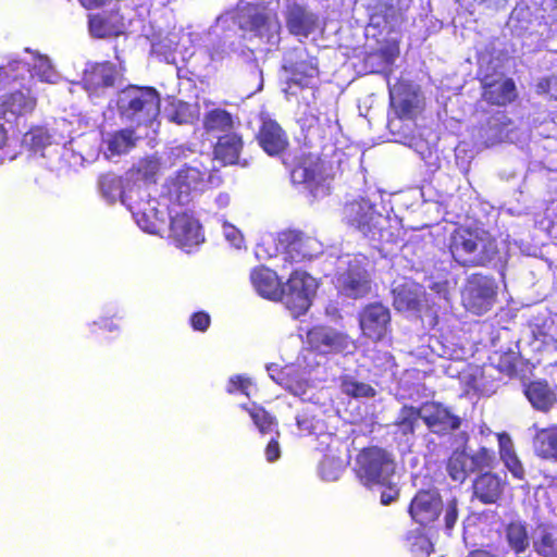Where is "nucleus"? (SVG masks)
Segmentation results:
<instances>
[{
	"mask_svg": "<svg viewBox=\"0 0 557 557\" xmlns=\"http://www.w3.org/2000/svg\"><path fill=\"white\" fill-rule=\"evenodd\" d=\"M244 148L242 135L228 132L220 136L213 147V154L224 165L237 164Z\"/></svg>",
	"mask_w": 557,
	"mask_h": 557,
	"instance_id": "nucleus-27",
	"label": "nucleus"
},
{
	"mask_svg": "<svg viewBox=\"0 0 557 557\" xmlns=\"http://www.w3.org/2000/svg\"><path fill=\"white\" fill-rule=\"evenodd\" d=\"M500 448L499 455L506 468L511 472V474L517 479H523L524 476V468L518 458L517 454L513 450L512 443L509 437L505 435L499 436Z\"/></svg>",
	"mask_w": 557,
	"mask_h": 557,
	"instance_id": "nucleus-36",
	"label": "nucleus"
},
{
	"mask_svg": "<svg viewBox=\"0 0 557 557\" xmlns=\"http://www.w3.org/2000/svg\"><path fill=\"white\" fill-rule=\"evenodd\" d=\"M169 237L182 249H190L203 240L201 225L187 211L171 215Z\"/></svg>",
	"mask_w": 557,
	"mask_h": 557,
	"instance_id": "nucleus-14",
	"label": "nucleus"
},
{
	"mask_svg": "<svg viewBox=\"0 0 557 557\" xmlns=\"http://www.w3.org/2000/svg\"><path fill=\"white\" fill-rule=\"evenodd\" d=\"M276 247L284 255V259L290 263L310 260L320 251V245L315 238L295 228L280 232Z\"/></svg>",
	"mask_w": 557,
	"mask_h": 557,
	"instance_id": "nucleus-8",
	"label": "nucleus"
},
{
	"mask_svg": "<svg viewBox=\"0 0 557 557\" xmlns=\"http://www.w3.org/2000/svg\"><path fill=\"white\" fill-rule=\"evenodd\" d=\"M161 95L151 86L128 85L117 94L121 119L137 127L150 126L160 114Z\"/></svg>",
	"mask_w": 557,
	"mask_h": 557,
	"instance_id": "nucleus-2",
	"label": "nucleus"
},
{
	"mask_svg": "<svg viewBox=\"0 0 557 557\" xmlns=\"http://www.w3.org/2000/svg\"><path fill=\"white\" fill-rule=\"evenodd\" d=\"M116 66L109 62H99L85 70L83 85L88 91L97 92L100 89L113 87L116 81Z\"/></svg>",
	"mask_w": 557,
	"mask_h": 557,
	"instance_id": "nucleus-25",
	"label": "nucleus"
},
{
	"mask_svg": "<svg viewBox=\"0 0 557 557\" xmlns=\"http://www.w3.org/2000/svg\"><path fill=\"white\" fill-rule=\"evenodd\" d=\"M27 67L28 64L20 60L8 62V64L0 66V83H8L10 81L17 79V72L21 69Z\"/></svg>",
	"mask_w": 557,
	"mask_h": 557,
	"instance_id": "nucleus-47",
	"label": "nucleus"
},
{
	"mask_svg": "<svg viewBox=\"0 0 557 557\" xmlns=\"http://www.w3.org/2000/svg\"><path fill=\"white\" fill-rule=\"evenodd\" d=\"M285 23L289 34L307 38L317 30L319 17L305 5L294 2L287 5Z\"/></svg>",
	"mask_w": 557,
	"mask_h": 557,
	"instance_id": "nucleus-20",
	"label": "nucleus"
},
{
	"mask_svg": "<svg viewBox=\"0 0 557 557\" xmlns=\"http://www.w3.org/2000/svg\"><path fill=\"white\" fill-rule=\"evenodd\" d=\"M536 91L543 95H552L553 91H557V76L550 75L541 78L536 85Z\"/></svg>",
	"mask_w": 557,
	"mask_h": 557,
	"instance_id": "nucleus-49",
	"label": "nucleus"
},
{
	"mask_svg": "<svg viewBox=\"0 0 557 557\" xmlns=\"http://www.w3.org/2000/svg\"><path fill=\"white\" fill-rule=\"evenodd\" d=\"M8 132L3 124L0 123V150L7 145Z\"/></svg>",
	"mask_w": 557,
	"mask_h": 557,
	"instance_id": "nucleus-57",
	"label": "nucleus"
},
{
	"mask_svg": "<svg viewBox=\"0 0 557 557\" xmlns=\"http://www.w3.org/2000/svg\"><path fill=\"white\" fill-rule=\"evenodd\" d=\"M135 146L134 131L125 128L112 134L108 141V149L112 154L128 152Z\"/></svg>",
	"mask_w": 557,
	"mask_h": 557,
	"instance_id": "nucleus-41",
	"label": "nucleus"
},
{
	"mask_svg": "<svg viewBox=\"0 0 557 557\" xmlns=\"http://www.w3.org/2000/svg\"><path fill=\"white\" fill-rule=\"evenodd\" d=\"M24 143L34 151H38L50 144L48 132L39 126L32 127L24 135Z\"/></svg>",
	"mask_w": 557,
	"mask_h": 557,
	"instance_id": "nucleus-44",
	"label": "nucleus"
},
{
	"mask_svg": "<svg viewBox=\"0 0 557 557\" xmlns=\"http://www.w3.org/2000/svg\"><path fill=\"white\" fill-rule=\"evenodd\" d=\"M399 497V490L396 485L388 484L382 492L380 496L381 504L386 506L391 503L395 502Z\"/></svg>",
	"mask_w": 557,
	"mask_h": 557,
	"instance_id": "nucleus-52",
	"label": "nucleus"
},
{
	"mask_svg": "<svg viewBox=\"0 0 557 557\" xmlns=\"http://www.w3.org/2000/svg\"><path fill=\"white\" fill-rule=\"evenodd\" d=\"M203 126L208 132H230L234 127L232 114L224 109H213L206 113Z\"/></svg>",
	"mask_w": 557,
	"mask_h": 557,
	"instance_id": "nucleus-37",
	"label": "nucleus"
},
{
	"mask_svg": "<svg viewBox=\"0 0 557 557\" xmlns=\"http://www.w3.org/2000/svg\"><path fill=\"white\" fill-rule=\"evenodd\" d=\"M446 470L453 481L463 483L469 473H471L469 469V454L465 450H454L446 461Z\"/></svg>",
	"mask_w": 557,
	"mask_h": 557,
	"instance_id": "nucleus-35",
	"label": "nucleus"
},
{
	"mask_svg": "<svg viewBox=\"0 0 557 557\" xmlns=\"http://www.w3.org/2000/svg\"><path fill=\"white\" fill-rule=\"evenodd\" d=\"M290 81L301 88L310 87L313 78L319 76V64L315 57H307L289 66Z\"/></svg>",
	"mask_w": 557,
	"mask_h": 557,
	"instance_id": "nucleus-32",
	"label": "nucleus"
},
{
	"mask_svg": "<svg viewBox=\"0 0 557 557\" xmlns=\"http://www.w3.org/2000/svg\"><path fill=\"white\" fill-rule=\"evenodd\" d=\"M79 4L86 10H97L113 2V0H78Z\"/></svg>",
	"mask_w": 557,
	"mask_h": 557,
	"instance_id": "nucleus-54",
	"label": "nucleus"
},
{
	"mask_svg": "<svg viewBox=\"0 0 557 557\" xmlns=\"http://www.w3.org/2000/svg\"><path fill=\"white\" fill-rule=\"evenodd\" d=\"M422 292L412 283H403L393 289V306L397 311H419Z\"/></svg>",
	"mask_w": 557,
	"mask_h": 557,
	"instance_id": "nucleus-31",
	"label": "nucleus"
},
{
	"mask_svg": "<svg viewBox=\"0 0 557 557\" xmlns=\"http://www.w3.org/2000/svg\"><path fill=\"white\" fill-rule=\"evenodd\" d=\"M251 385V382L249 379L244 377L242 375H235L230 379L227 391L230 393L240 391L245 395L248 396V388Z\"/></svg>",
	"mask_w": 557,
	"mask_h": 557,
	"instance_id": "nucleus-50",
	"label": "nucleus"
},
{
	"mask_svg": "<svg viewBox=\"0 0 557 557\" xmlns=\"http://www.w3.org/2000/svg\"><path fill=\"white\" fill-rule=\"evenodd\" d=\"M448 248L462 267H486L499 255L497 240L488 232L465 226L453 231Z\"/></svg>",
	"mask_w": 557,
	"mask_h": 557,
	"instance_id": "nucleus-1",
	"label": "nucleus"
},
{
	"mask_svg": "<svg viewBox=\"0 0 557 557\" xmlns=\"http://www.w3.org/2000/svg\"><path fill=\"white\" fill-rule=\"evenodd\" d=\"M399 55V45L396 40L388 41L386 45L382 46L376 51L372 52L369 58H379L384 64L388 67L393 65L395 60Z\"/></svg>",
	"mask_w": 557,
	"mask_h": 557,
	"instance_id": "nucleus-45",
	"label": "nucleus"
},
{
	"mask_svg": "<svg viewBox=\"0 0 557 557\" xmlns=\"http://www.w3.org/2000/svg\"><path fill=\"white\" fill-rule=\"evenodd\" d=\"M507 482L498 474L486 471L472 482V496L484 505L498 503L504 495Z\"/></svg>",
	"mask_w": 557,
	"mask_h": 557,
	"instance_id": "nucleus-21",
	"label": "nucleus"
},
{
	"mask_svg": "<svg viewBox=\"0 0 557 557\" xmlns=\"http://www.w3.org/2000/svg\"><path fill=\"white\" fill-rule=\"evenodd\" d=\"M296 422H297V425L299 428V430H307V431H310V429L312 428V423L311 421L308 419V418H299L297 417L296 418Z\"/></svg>",
	"mask_w": 557,
	"mask_h": 557,
	"instance_id": "nucleus-56",
	"label": "nucleus"
},
{
	"mask_svg": "<svg viewBox=\"0 0 557 557\" xmlns=\"http://www.w3.org/2000/svg\"><path fill=\"white\" fill-rule=\"evenodd\" d=\"M533 444L537 456L557 460V424L539 430Z\"/></svg>",
	"mask_w": 557,
	"mask_h": 557,
	"instance_id": "nucleus-33",
	"label": "nucleus"
},
{
	"mask_svg": "<svg viewBox=\"0 0 557 557\" xmlns=\"http://www.w3.org/2000/svg\"><path fill=\"white\" fill-rule=\"evenodd\" d=\"M208 177V171L197 166L184 165L176 173L175 184L182 193L201 189Z\"/></svg>",
	"mask_w": 557,
	"mask_h": 557,
	"instance_id": "nucleus-34",
	"label": "nucleus"
},
{
	"mask_svg": "<svg viewBox=\"0 0 557 557\" xmlns=\"http://www.w3.org/2000/svg\"><path fill=\"white\" fill-rule=\"evenodd\" d=\"M281 456L280 444L277 440L272 438L265 447V457L269 462L276 461Z\"/></svg>",
	"mask_w": 557,
	"mask_h": 557,
	"instance_id": "nucleus-53",
	"label": "nucleus"
},
{
	"mask_svg": "<svg viewBox=\"0 0 557 557\" xmlns=\"http://www.w3.org/2000/svg\"><path fill=\"white\" fill-rule=\"evenodd\" d=\"M371 24L376 28L394 30L403 21V13L396 0H377L370 14Z\"/></svg>",
	"mask_w": 557,
	"mask_h": 557,
	"instance_id": "nucleus-26",
	"label": "nucleus"
},
{
	"mask_svg": "<svg viewBox=\"0 0 557 557\" xmlns=\"http://www.w3.org/2000/svg\"><path fill=\"white\" fill-rule=\"evenodd\" d=\"M504 537L509 549L516 557L524 554L532 540L529 534L528 524L522 520H512L504 527Z\"/></svg>",
	"mask_w": 557,
	"mask_h": 557,
	"instance_id": "nucleus-29",
	"label": "nucleus"
},
{
	"mask_svg": "<svg viewBox=\"0 0 557 557\" xmlns=\"http://www.w3.org/2000/svg\"><path fill=\"white\" fill-rule=\"evenodd\" d=\"M422 413L419 407L405 404L400 407L394 422L393 436L398 444L408 443L416 436Z\"/></svg>",
	"mask_w": 557,
	"mask_h": 557,
	"instance_id": "nucleus-22",
	"label": "nucleus"
},
{
	"mask_svg": "<svg viewBox=\"0 0 557 557\" xmlns=\"http://www.w3.org/2000/svg\"><path fill=\"white\" fill-rule=\"evenodd\" d=\"M36 107L37 97L28 86L0 94V120L8 124H17L21 119L32 115Z\"/></svg>",
	"mask_w": 557,
	"mask_h": 557,
	"instance_id": "nucleus-9",
	"label": "nucleus"
},
{
	"mask_svg": "<svg viewBox=\"0 0 557 557\" xmlns=\"http://www.w3.org/2000/svg\"><path fill=\"white\" fill-rule=\"evenodd\" d=\"M411 542V550L414 554L429 556L433 552V543L431 540L422 532H417L408 537Z\"/></svg>",
	"mask_w": 557,
	"mask_h": 557,
	"instance_id": "nucleus-46",
	"label": "nucleus"
},
{
	"mask_svg": "<svg viewBox=\"0 0 557 557\" xmlns=\"http://www.w3.org/2000/svg\"><path fill=\"white\" fill-rule=\"evenodd\" d=\"M309 344L315 348L321 349L323 347L332 348L338 344V335L335 332L330 331L325 326H314L307 333Z\"/></svg>",
	"mask_w": 557,
	"mask_h": 557,
	"instance_id": "nucleus-40",
	"label": "nucleus"
},
{
	"mask_svg": "<svg viewBox=\"0 0 557 557\" xmlns=\"http://www.w3.org/2000/svg\"><path fill=\"white\" fill-rule=\"evenodd\" d=\"M389 107L388 125L395 120L416 121L424 111V101L412 86L403 81H398L394 91L389 89Z\"/></svg>",
	"mask_w": 557,
	"mask_h": 557,
	"instance_id": "nucleus-7",
	"label": "nucleus"
},
{
	"mask_svg": "<svg viewBox=\"0 0 557 557\" xmlns=\"http://www.w3.org/2000/svg\"><path fill=\"white\" fill-rule=\"evenodd\" d=\"M496 295V286L493 280L480 273H474L468 278L462 301L469 311L480 315L491 309Z\"/></svg>",
	"mask_w": 557,
	"mask_h": 557,
	"instance_id": "nucleus-10",
	"label": "nucleus"
},
{
	"mask_svg": "<svg viewBox=\"0 0 557 557\" xmlns=\"http://www.w3.org/2000/svg\"><path fill=\"white\" fill-rule=\"evenodd\" d=\"M250 282L256 292L265 299L278 301L282 297L283 283L276 272L264 265L251 270Z\"/></svg>",
	"mask_w": 557,
	"mask_h": 557,
	"instance_id": "nucleus-24",
	"label": "nucleus"
},
{
	"mask_svg": "<svg viewBox=\"0 0 557 557\" xmlns=\"http://www.w3.org/2000/svg\"><path fill=\"white\" fill-rule=\"evenodd\" d=\"M99 188L107 199L113 201L120 198L123 203L127 206L132 212L137 224L148 233L157 232V224L152 221L146 209L141 207L140 202L133 201V194L135 190L129 189L127 193L123 189L122 177L113 173H104L99 177Z\"/></svg>",
	"mask_w": 557,
	"mask_h": 557,
	"instance_id": "nucleus-6",
	"label": "nucleus"
},
{
	"mask_svg": "<svg viewBox=\"0 0 557 557\" xmlns=\"http://www.w3.org/2000/svg\"><path fill=\"white\" fill-rule=\"evenodd\" d=\"M256 140L261 149L270 157L283 154L289 146L286 132L272 119L262 120L256 134Z\"/></svg>",
	"mask_w": 557,
	"mask_h": 557,
	"instance_id": "nucleus-18",
	"label": "nucleus"
},
{
	"mask_svg": "<svg viewBox=\"0 0 557 557\" xmlns=\"http://www.w3.org/2000/svg\"><path fill=\"white\" fill-rule=\"evenodd\" d=\"M419 408L422 413L421 420L433 434L448 435L461 426V418L440 401H425Z\"/></svg>",
	"mask_w": 557,
	"mask_h": 557,
	"instance_id": "nucleus-12",
	"label": "nucleus"
},
{
	"mask_svg": "<svg viewBox=\"0 0 557 557\" xmlns=\"http://www.w3.org/2000/svg\"><path fill=\"white\" fill-rule=\"evenodd\" d=\"M442 512H444L445 528L454 529L458 520V500L453 497L444 506L443 497L435 487L418 490L408 506V513L412 521L423 528L433 527Z\"/></svg>",
	"mask_w": 557,
	"mask_h": 557,
	"instance_id": "nucleus-3",
	"label": "nucleus"
},
{
	"mask_svg": "<svg viewBox=\"0 0 557 557\" xmlns=\"http://www.w3.org/2000/svg\"><path fill=\"white\" fill-rule=\"evenodd\" d=\"M482 99L495 107H507L518 98V90L511 77L488 79V76L481 81Z\"/></svg>",
	"mask_w": 557,
	"mask_h": 557,
	"instance_id": "nucleus-17",
	"label": "nucleus"
},
{
	"mask_svg": "<svg viewBox=\"0 0 557 557\" xmlns=\"http://www.w3.org/2000/svg\"><path fill=\"white\" fill-rule=\"evenodd\" d=\"M317 284L314 278L305 271L295 270L282 286V301L294 318L304 315L312 305Z\"/></svg>",
	"mask_w": 557,
	"mask_h": 557,
	"instance_id": "nucleus-5",
	"label": "nucleus"
},
{
	"mask_svg": "<svg viewBox=\"0 0 557 557\" xmlns=\"http://www.w3.org/2000/svg\"><path fill=\"white\" fill-rule=\"evenodd\" d=\"M166 116L169 121L178 125L187 124L191 120L190 107L181 100L172 101L168 108Z\"/></svg>",
	"mask_w": 557,
	"mask_h": 557,
	"instance_id": "nucleus-43",
	"label": "nucleus"
},
{
	"mask_svg": "<svg viewBox=\"0 0 557 557\" xmlns=\"http://www.w3.org/2000/svg\"><path fill=\"white\" fill-rule=\"evenodd\" d=\"M389 322V309L381 302L368 304L359 313V325L362 334L373 342L384 338Z\"/></svg>",
	"mask_w": 557,
	"mask_h": 557,
	"instance_id": "nucleus-16",
	"label": "nucleus"
},
{
	"mask_svg": "<svg viewBox=\"0 0 557 557\" xmlns=\"http://www.w3.org/2000/svg\"><path fill=\"white\" fill-rule=\"evenodd\" d=\"M87 26L90 36L97 39L119 37L126 29L125 17L116 3L107 10L88 14Z\"/></svg>",
	"mask_w": 557,
	"mask_h": 557,
	"instance_id": "nucleus-13",
	"label": "nucleus"
},
{
	"mask_svg": "<svg viewBox=\"0 0 557 557\" xmlns=\"http://www.w3.org/2000/svg\"><path fill=\"white\" fill-rule=\"evenodd\" d=\"M466 557H497V555L486 548H475L470 550Z\"/></svg>",
	"mask_w": 557,
	"mask_h": 557,
	"instance_id": "nucleus-55",
	"label": "nucleus"
},
{
	"mask_svg": "<svg viewBox=\"0 0 557 557\" xmlns=\"http://www.w3.org/2000/svg\"><path fill=\"white\" fill-rule=\"evenodd\" d=\"M233 23L243 32L260 33L269 23L268 14L257 4L245 2L234 9Z\"/></svg>",
	"mask_w": 557,
	"mask_h": 557,
	"instance_id": "nucleus-23",
	"label": "nucleus"
},
{
	"mask_svg": "<svg viewBox=\"0 0 557 557\" xmlns=\"http://www.w3.org/2000/svg\"><path fill=\"white\" fill-rule=\"evenodd\" d=\"M158 163L154 162V161H144L141 163H139V165L137 166V173L138 175L146 180V181H151L153 180L154 175L157 174L158 172Z\"/></svg>",
	"mask_w": 557,
	"mask_h": 557,
	"instance_id": "nucleus-51",
	"label": "nucleus"
},
{
	"mask_svg": "<svg viewBox=\"0 0 557 557\" xmlns=\"http://www.w3.org/2000/svg\"><path fill=\"white\" fill-rule=\"evenodd\" d=\"M495 463L494 453L486 448L480 447L473 454H469V469L471 472L482 471L484 469H492Z\"/></svg>",
	"mask_w": 557,
	"mask_h": 557,
	"instance_id": "nucleus-42",
	"label": "nucleus"
},
{
	"mask_svg": "<svg viewBox=\"0 0 557 557\" xmlns=\"http://www.w3.org/2000/svg\"><path fill=\"white\" fill-rule=\"evenodd\" d=\"M242 407L247 410L260 433H270L277 426L275 417L267 411L263 407L257 405H253L250 408L246 405H243Z\"/></svg>",
	"mask_w": 557,
	"mask_h": 557,
	"instance_id": "nucleus-39",
	"label": "nucleus"
},
{
	"mask_svg": "<svg viewBox=\"0 0 557 557\" xmlns=\"http://www.w3.org/2000/svg\"><path fill=\"white\" fill-rule=\"evenodd\" d=\"M341 391L346 396L352 398H372L376 395V391L368 383L356 381L350 375L341 377Z\"/></svg>",
	"mask_w": 557,
	"mask_h": 557,
	"instance_id": "nucleus-38",
	"label": "nucleus"
},
{
	"mask_svg": "<svg viewBox=\"0 0 557 557\" xmlns=\"http://www.w3.org/2000/svg\"><path fill=\"white\" fill-rule=\"evenodd\" d=\"M190 325L195 331L205 332L210 326V315L205 311H197L190 317Z\"/></svg>",
	"mask_w": 557,
	"mask_h": 557,
	"instance_id": "nucleus-48",
	"label": "nucleus"
},
{
	"mask_svg": "<svg viewBox=\"0 0 557 557\" xmlns=\"http://www.w3.org/2000/svg\"><path fill=\"white\" fill-rule=\"evenodd\" d=\"M290 177L294 184L305 185L313 194L325 182L324 163L315 154L304 153L293 168Z\"/></svg>",
	"mask_w": 557,
	"mask_h": 557,
	"instance_id": "nucleus-15",
	"label": "nucleus"
},
{
	"mask_svg": "<svg viewBox=\"0 0 557 557\" xmlns=\"http://www.w3.org/2000/svg\"><path fill=\"white\" fill-rule=\"evenodd\" d=\"M382 218V214L375 210L374 205L362 197L347 201L343 208L345 222L366 236L376 234Z\"/></svg>",
	"mask_w": 557,
	"mask_h": 557,
	"instance_id": "nucleus-11",
	"label": "nucleus"
},
{
	"mask_svg": "<svg viewBox=\"0 0 557 557\" xmlns=\"http://www.w3.org/2000/svg\"><path fill=\"white\" fill-rule=\"evenodd\" d=\"M338 292L350 299L367 297L371 292L369 272L360 265L349 264L347 270L337 277Z\"/></svg>",
	"mask_w": 557,
	"mask_h": 557,
	"instance_id": "nucleus-19",
	"label": "nucleus"
},
{
	"mask_svg": "<svg viewBox=\"0 0 557 557\" xmlns=\"http://www.w3.org/2000/svg\"><path fill=\"white\" fill-rule=\"evenodd\" d=\"M357 475L363 485H386L395 473V461L384 448L371 446L357 456Z\"/></svg>",
	"mask_w": 557,
	"mask_h": 557,
	"instance_id": "nucleus-4",
	"label": "nucleus"
},
{
	"mask_svg": "<svg viewBox=\"0 0 557 557\" xmlns=\"http://www.w3.org/2000/svg\"><path fill=\"white\" fill-rule=\"evenodd\" d=\"M532 547L540 557H557V527L539 523L533 532Z\"/></svg>",
	"mask_w": 557,
	"mask_h": 557,
	"instance_id": "nucleus-30",
	"label": "nucleus"
},
{
	"mask_svg": "<svg viewBox=\"0 0 557 557\" xmlns=\"http://www.w3.org/2000/svg\"><path fill=\"white\" fill-rule=\"evenodd\" d=\"M523 394L532 407L542 412H548L557 401L556 393L545 380L524 384Z\"/></svg>",
	"mask_w": 557,
	"mask_h": 557,
	"instance_id": "nucleus-28",
	"label": "nucleus"
}]
</instances>
